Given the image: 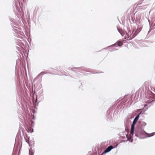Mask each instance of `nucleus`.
<instances>
[{"instance_id":"nucleus-1","label":"nucleus","mask_w":155,"mask_h":155,"mask_svg":"<svg viewBox=\"0 0 155 155\" xmlns=\"http://www.w3.org/2000/svg\"><path fill=\"white\" fill-rule=\"evenodd\" d=\"M150 93L151 94L149 97L150 98H149V100L146 101V104H144V107L143 109L144 111L146 110L155 101V94L151 91Z\"/></svg>"},{"instance_id":"nucleus-2","label":"nucleus","mask_w":155,"mask_h":155,"mask_svg":"<svg viewBox=\"0 0 155 155\" xmlns=\"http://www.w3.org/2000/svg\"><path fill=\"white\" fill-rule=\"evenodd\" d=\"M135 135L137 137H138V134H144L148 135L147 137H149L153 136L155 134V132H153L151 134H149L146 133L144 130L142 129L141 128H136L135 130Z\"/></svg>"},{"instance_id":"nucleus-3","label":"nucleus","mask_w":155,"mask_h":155,"mask_svg":"<svg viewBox=\"0 0 155 155\" xmlns=\"http://www.w3.org/2000/svg\"><path fill=\"white\" fill-rule=\"evenodd\" d=\"M132 97L130 95L125 96L123 98L122 102L124 103H125V104H127V106H130L132 104V102H131L132 100Z\"/></svg>"},{"instance_id":"nucleus-4","label":"nucleus","mask_w":155,"mask_h":155,"mask_svg":"<svg viewBox=\"0 0 155 155\" xmlns=\"http://www.w3.org/2000/svg\"><path fill=\"white\" fill-rule=\"evenodd\" d=\"M12 30L13 31V33L14 34H20L22 35H23V33L22 32L20 31V29L16 26H12Z\"/></svg>"},{"instance_id":"nucleus-5","label":"nucleus","mask_w":155,"mask_h":155,"mask_svg":"<svg viewBox=\"0 0 155 155\" xmlns=\"http://www.w3.org/2000/svg\"><path fill=\"white\" fill-rule=\"evenodd\" d=\"M136 124V123L134 121H133L132 124L131 125V132L130 134V137L131 138L133 136L134 134V126Z\"/></svg>"},{"instance_id":"nucleus-6","label":"nucleus","mask_w":155,"mask_h":155,"mask_svg":"<svg viewBox=\"0 0 155 155\" xmlns=\"http://www.w3.org/2000/svg\"><path fill=\"white\" fill-rule=\"evenodd\" d=\"M126 35L127 36H128V38L129 39H127L128 40H130L132 39L133 38H134L137 35V34H135L134 33L133 34H132L131 31H129L128 33H126Z\"/></svg>"},{"instance_id":"nucleus-7","label":"nucleus","mask_w":155,"mask_h":155,"mask_svg":"<svg viewBox=\"0 0 155 155\" xmlns=\"http://www.w3.org/2000/svg\"><path fill=\"white\" fill-rule=\"evenodd\" d=\"M114 147L110 145L106 149L104 150V152L101 155H105V154L107 153L110 152L111 150L113 149Z\"/></svg>"},{"instance_id":"nucleus-8","label":"nucleus","mask_w":155,"mask_h":155,"mask_svg":"<svg viewBox=\"0 0 155 155\" xmlns=\"http://www.w3.org/2000/svg\"><path fill=\"white\" fill-rule=\"evenodd\" d=\"M142 111L138 114L137 115L136 117H135L134 119V120L133 121L135 122L136 123L137 122V121H138L139 117H140V114L141 113H142Z\"/></svg>"},{"instance_id":"nucleus-9","label":"nucleus","mask_w":155,"mask_h":155,"mask_svg":"<svg viewBox=\"0 0 155 155\" xmlns=\"http://www.w3.org/2000/svg\"><path fill=\"white\" fill-rule=\"evenodd\" d=\"M117 45L119 46H120L123 45V43L121 41H118L117 42Z\"/></svg>"},{"instance_id":"nucleus-10","label":"nucleus","mask_w":155,"mask_h":155,"mask_svg":"<svg viewBox=\"0 0 155 155\" xmlns=\"http://www.w3.org/2000/svg\"><path fill=\"white\" fill-rule=\"evenodd\" d=\"M126 137H127V140L126 141H125V140H123V142H125V141H130V137H128L127 136V134L126 135Z\"/></svg>"},{"instance_id":"nucleus-11","label":"nucleus","mask_w":155,"mask_h":155,"mask_svg":"<svg viewBox=\"0 0 155 155\" xmlns=\"http://www.w3.org/2000/svg\"><path fill=\"white\" fill-rule=\"evenodd\" d=\"M29 155H33L34 153L31 151L30 150H29Z\"/></svg>"},{"instance_id":"nucleus-12","label":"nucleus","mask_w":155,"mask_h":155,"mask_svg":"<svg viewBox=\"0 0 155 155\" xmlns=\"http://www.w3.org/2000/svg\"><path fill=\"white\" fill-rule=\"evenodd\" d=\"M25 139L26 142L29 145V138L28 137V139Z\"/></svg>"},{"instance_id":"nucleus-13","label":"nucleus","mask_w":155,"mask_h":155,"mask_svg":"<svg viewBox=\"0 0 155 155\" xmlns=\"http://www.w3.org/2000/svg\"><path fill=\"white\" fill-rule=\"evenodd\" d=\"M45 74V72H42L39 74L38 75V76H39V75H44Z\"/></svg>"},{"instance_id":"nucleus-14","label":"nucleus","mask_w":155,"mask_h":155,"mask_svg":"<svg viewBox=\"0 0 155 155\" xmlns=\"http://www.w3.org/2000/svg\"><path fill=\"white\" fill-rule=\"evenodd\" d=\"M141 125L142 126L143 125V126H145L146 125V123H145L144 122H142V123H141Z\"/></svg>"},{"instance_id":"nucleus-15","label":"nucleus","mask_w":155,"mask_h":155,"mask_svg":"<svg viewBox=\"0 0 155 155\" xmlns=\"http://www.w3.org/2000/svg\"><path fill=\"white\" fill-rule=\"evenodd\" d=\"M129 137H130V135H129ZM132 137L131 138H130V141H130V142H131V143L132 142H133V139H132Z\"/></svg>"},{"instance_id":"nucleus-16","label":"nucleus","mask_w":155,"mask_h":155,"mask_svg":"<svg viewBox=\"0 0 155 155\" xmlns=\"http://www.w3.org/2000/svg\"><path fill=\"white\" fill-rule=\"evenodd\" d=\"M116 46V44L115 43V44H113L112 45H111V46H108L107 47H111V46Z\"/></svg>"},{"instance_id":"nucleus-17","label":"nucleus","mask_w":155,"mask_h":155,"mask_svg":"<svg viewBox=\"0 0 155 155\" xmlns=\"http://www.w3.org/2000/svg\"><path fill=\"white\" fill-rule=\"evenodd\" d=\"M33 130L32 129L31 130L30 129V130L29 131V132H30L31 133H32L33 132Z\"/></svg>"},{"instance_id":"nucleus-18","label":"nucleus","mask_w":155,"mask_h":155,"mask_svg":"<svg viewBox=\"0 0 155 155\" xmlns=\"http://www.w3.org/2000/svg\"><path fill=\"white\" fill-rule=\"evenodd\" d=\"M129 39V38H128V37L127 38L126 37H125L124 38V39H127H127Z\"/></svg>"},{"instance_id":"nucleus-19","label":"nucleus","mask_w":155,"mask_h":155,"mask_svg":"<svg viewBox=\"0 0 155 155\" xmlns=\"http://www.w3.org/2000/svg\"><path fill=\"white\" fill-rule=\"evenodd\" d=\"M137 20H140V19L141 18L140 17L139 18H138H138L137 17Z\"/></svg>"},{"instance_id":"nucleus-20","label":"nucleus","mask_w":155,"mask_h":155,"mask_svg":"<svg viewBox=\"0 0 155 155\" xmlns=\"http://www.w3.org/2000/svg\"><path fill=\"white\" fill-rule=\"evenodd\" d=\"M117 30H118V31L120 33L121 35H122V34L121 32H120V31L118 29H117Z\"/></svg>"},{"instance_id":"nucleus-21","label":"nucleus","mask_w":155,"mask_h":155,"mask_svg":"<svg viewBox=\"0 0 155 155\" xmlns=\"http://www.w3.org/2000/svg\"><path fill=\"white\" fill-rule=\"evenodd\" d=\"M31 124H34V122H33V121H32V120H31Z\"/></svg>"},{"instance_id":"nucleus-22","label":"nucleus","mask_w":155,"mask_h":155,"mask_svg":"<svg viewBox=\"0 0 155 155\" xmlns=\"http://www.w3.org/2000/svg\"><path fill=\"white\" fill-rule=\"evenodd\" d=\"M147 82H145V83H144V84H146V87H147Z\"/></svg>"},{"instance_id":"nucleus-23","label":"nucleus","mask_w":155,"mask_h":155,"mask_svg":"<svg viewBox=\"0 0 155 155\" xmlns=\"http://www.w3.org/2000/svg\"><path fill=\"white\" fill-rule=\"evenodd\" d=\"M137 15L136 13H135L134 14V16H137V15Z\"/></svg>"},{"instance_id":"nucleus-24","label":"nucleus","mask_w":155,"mask_h":155,"mask_svg":"<svg viewBox=\"0 0 155 155\" xmlns=\"http://www.w3.org/2000/svg\"><path fill=\"white\" fill-rule=\"evenodd\" d=\"M34 116H33V117H32V119H34Z\"/></svg>"},{"instance_id":"nucleus-25","label":"nucleus","mask_w":155,"mask_h":155,"mask_svg":"<svg viewBox=\"0 0 155 155\" xmlns=\"http://www.w3.org/2000/svg\"><path fill=\"white\" fill-rule=\"evenodd\" d=\"M132 21H133V23H134V20H133V19H132Z\"/></svg>"},{"instance_id":"nucleus-26","label":"nucleus","mask_w":155,"mask_h":155,"mask_svg":"<svg viewBox=\"0 0 155 155\" xmlns=\"http://www.w3.org/2000/svg\"><path fill=\"white\" fill-rule=\"evenodd\" d=\"M75 68V69H76V68Z\"/></svg>"},{"instance_id":"nucleus-27","label":"nucleus","mask_w":155,"mask_h":155,"mask_svg":"<svg viewBox=\"0 0 155 155\" xmlns=\"http://www.w3.org/2000/svg\"><path fill=\"white\" fill-rule=\"evenodd\" d=\"M150 31V30H149V31H148V33H149V32Z\"/></svg>"},{"instance_id":"nucleus-28","label":"nucleus","mask_w":155,"mask_h":155,"mask_svg":"<svg viewBox=\"0 0 155 155\" xmlns=\"http://www.w3.org/2000/svg\"><path fill=\"white\" fill-rule=\"evenodd\" d=\"M133 95H132V97H133Z\"/></svg>"},{"instance_id":"nucleus-29","label":"nucleus","mask_w":155,"mask_h":155,"mask_svg":"<svg viewBox=\"0 0 155 155\" xmlns=\"http://www.w3.org/2000/svg\"><path fill=\"white\" fill-rule=\"evenodd\" d=\"M117 147V146L115 147Z\"/></svg>"},{"instance_id":"nucleus-30","label":"nucleus","mask_w":155,"mask_h":155,"mask_svg":"<svg viewBox=\"0 0 155 155\" xmlns=\"http://www.w3.org/2000/svg\"><path fill=\"white\" fill-rule=\"evenodd\" d=\"M125 129L126 130V127L125 128Z\"/></svg>"},{"instance_id":"nucleus-31","label":"nucleus","mask_w":155,"mask_h":155,"mask_svg":"<svg viewBox=\"0 0 155 155\" xmlns=\"http://www.w3.org/2000/svg\"><path fill=\"white\" fill-rule=\"evenodd\" d=\"M154 26H155V24H154Z\"/></svg>"}]
</instances>
